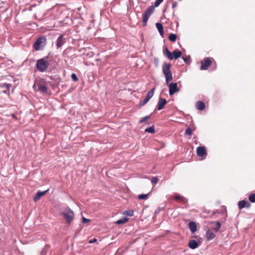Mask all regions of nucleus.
Segmentation results:
<instances>
[{"label":"nucleus","instance_id":"10","mask_svg":"<svg viewBox=\"0 0 255 255\" xmlns=\"http://www.w3.org/2000/svg\"><path fill=\"white\" fill-rule=\"evenodd\" d=\"M166 104H167V101H166V100L165 99H163L162 98H159L158 103H157V110H162V109L164 108L165 105Z\"/></svg>","mask_w":255,"mask_h":255},{"label":"nucleus","instance_id":"21","mask_svg":"<svg viewBox=\"0 0 255 255\" xmlns=\"http://www.w3.org/2000/svg\"><path fill=\"white\" fill-rule=\"evenodd\" d=\"M163 53L164 55H166L167 57L170 59L172 60L173 59V57H172L171 55V52L168 50L167 47H165L163 49Z\"/></svg>","mask_w":255,"mask_h":255},{"label":"nucleus","instance_id":"39","mask_svg":"<svg viewBox=\"0 0 255 255\" xmlns=\"http://www.w3.org/2000/svg\"><path fill=\"white\" fill-rule=\"evenodd\" d=\"M158 182V178L157 177H154L151 180V182L154 184H156Z\"/></svg>","mask_w":255,"mask_h":255},{"label":"nucleus","instance_id":"41","mask_svg":"<svg viewBox=\"0 0 255 255\" xmlns=\"http://www.w3.org/2000/svg\"><path fill=\"white\" fill-rule=\"evenodd\" d=\"M11 86V85L9 84H4L3 87L6 88L8 90H9V88Z\"/></svg>","mask_w":255,"mask_h":255},{"label":"nucleus","instance_id":"19","mask_svg":"<svg viewBox=\"0 0 255 255\" xmlns=\"http://www.w3.org/2000/svg\"><path fill=\"white\" fill-rule=\"evenodd\" d=\"M38 89L43 94L48 93V88L46 85L44 86L39 85V88Z\"/></svg>","mask_w":255,"mask_h":255},{"label":"nucleus","instance_id":"3","mask_svg":"<svg viewBox=\"0 0 255 255\" xmlns=\"http://www.w3.org/2000/svg\"><path fill=\"white\" fill-rule=\"evenodd\" d=\"M170 65H164L162 67V71L165 77L166 83H168L173 79L170 68Z\"/></svg>","mask_w":255,"mask_h":255},{"label":"nucleus","instance_id":"25","mask_svg":"<svg viewBox=\"0 0 255 255\" xmlns=\"http://www.w3.org/2000/svg\"><path fill=\"white\" fill-rule=\"evenodd\" d=\"M36 84L37 85L38 88H39V85H41V86L46 85V81L44 79H40L38 80V81H37Z\"/></svg>","mask_w":255,"mask_h":255},{"label":"nucleus","instance_id":"2","mask_svg":"<svg viewBox=\"0 0 255 255\" xmlns=\"http://www.w3.org/2000/svg\"><path fill=\"white\" fill-rule=\"evenodd\" d=\"M46 37L45 36H41L39 37L34 43L33 47L36 51L42 49L46 44Z\"/></svg>","mask_w":255,"mask_h":255},{"label":"nucleus","instance_id":"14","mask_svg":"<svg viewBox=\"0 0 255 255\" xmlns=\"http://www.w3.org/2000/svg\"><path fill=\"white\" fill-rule=\"evenodd\" d=\"M189 228L192 233H195L197 231V225L196 223L193 221L189 223Z\"/></svg>","mask_w":255,"mask_h":255},{"label":"nucleus","instance_id":"36","mask_svg":"<svg viewBox=\"0 0 255 255\" xmlns=\"http://www.w3.org/2000/svg\"><path fill=\"white\" fill-rule=\"evenodd\" d=\"M71 78L75 82H77L78 80V79L75 73L72 74V75H71Z\"/></svg>","mask_w":255,"mask_h":255},{"label":"nucleus","instance_id":"34","mask_svg":"<svg viewBox=\"0 0 255 255\" xmlns=\"http://www.w3.org/2000/svg\"><path fill=\"white\" fill-rule=\"evenodd\" d=\"M149 100L148 99L145 98L142 101L140 102V106L141 107L145 105L149 101Z\"/></svg>","mask_w":255,"mask_h":255},{"label":"nucleus","instance_id":"33","mask_svg":"<svg viewBox=\"0 0 255 255\" xmlns=\"http://www.w3.org/2000/svg\"><path fill=\"white\" fill-rule=\"evenodd\" d=\"M215 227H214V230H215L216 231H218L221 228V224L219 222H215Z\"/></svg>","mask_w":255,"mask_h":255},{"label":"nucleus","instance_id":"1","mask_svg":"<svg viewBox=\"0 0 255 255\" xmlns=\"http://www.w3.org/2000/svg\"><path fill=\"white\" fill-rule=\"evenodd\" d=\"M60 60L57 55L49 53L47 56L38 59L36 64H58Z\"/></svg>","mask_w":255,"mask_h":255},{"label":"nucleus","instance_id":"32","mask_svg":"<svg viewBox=\"0 0 255 255\" xmlns=\"http://www.w3.org/2000/svg\"><path fill=\"white\" fill-rule=\"evenodd\" d=\"M249 199L252 203L255 202V193L252 194L250 195Z\"/></svg>","mask_w":255,"mask_h":255},{"label":"nucleus","instance_id":"31","mask_svg":"<svg viewBox=\"0 0 255 255\" xmlns=\"http://www.w3.org/2000/svg\"><path fill=\"white\" fill-rule=\"evenodd\" d=\"M150 118V116L149 115V116H145L142 118H141L140 121H139V123H140V124H142L145 122H146L147 120H148V119H149Z\"/></svg>","mask_w":255,"mask_h":255},{"label":"nucleus","instance_id":"8","mask_svg":"<svg viewBox=\"0 0 255 255\" xmlns=\"http://www.w3.org/2000/svg\"><path fill=\"white\" fill-rule=\"evenodd\" d=\"M172 198L177 202L180 203L182 204H185L188 202L187 198L178 194H175L172 196Z\"/></svg>","mask_w":255,"mask_h":255},{"label":"nucleus","instance_id":"15","mask_svg":"<svg viewBox=\"0 0 255 255\" xmlns=\"http://www.w3.org/2000/svg\"><path fill=\"white\" fill-rule=\"evenodd\" d=\"M206 237L207 240L209 241L214 239L215 237V235L211 230H208L206 232Z\"/></svg>","mask_w":255,"mask_h":255},{"label":"nucleus","instance_id":"42","mask_svg":"<svg viewBox=\"0 0 255 255\" xmlns=\"http://www.w3.org/2000/svg\"><path fill=\"white\" fill-rule=\"evenodd\" d=\"M125 214L126 215H128V216H132L133 214V212L132 211H131L130 212H125Z\"/></svg>","mask_w":255,"mask_h":255},{"label":"nucleus","instance_id":"9","mask_svg":"<svg viewBox=\"0 0 255 255\" xmlns=\"http://www.w3.org/2000/svg\"><path fill=\"white\" fill-rule=\"evenodd\" d=\"M66 42L65 39L63 35H60L56 40V47L57 48L61 47Z\"/></svg>","mask_w":255,"mask_h":255},{"label":"nucleus","instance_id":"17","mask_svg":"<svg viewBox=\"0 0 255 255\" xmlns=\"http://www.w3.org/2000/svg\"><path fill=\"white\" fill-rule=\"evenodd\" d=\"M196 108L199 110H203L205 108V104L202 101H198L196 104Z\"/></svg>","mask_w":255,"mask_h":255},{"label":"nucleus","instance_id":"37","mask_svg":"<svg viewBox=\"0 0 255 255\" xmlns=\"http://www.w3.org/2000/svg\"><path fill=\"white\" fill-rule=\"evenodd\" d=\"M210 65H201L200 67L201 70H207L208 69Z\"/></svg>","mask_w":255,"mask_h":255},{"label":"nucleus","instance_id":"22","mask_svg":"<svg viewBox=\"0 0 255 255\" xmlns=\"http://www.w3.org/2000/svg\"><path fill=\"white\" fill-rule=\"evenodd\" d=\"M37 69L41 72L45 71L47 69V65H36Z\"/></svg>","mask_w":255,"mask_h":255},{"label":"nucleus","instance_id":"45","mask_svg":"<svg viewBox=\"0 0 255 255\" xmlns=\"http://www.w3.org/2000/svg\"><path fill=\"white\" fill-rule=\"evenodd\" d=\"M11 116H12L14 119H16V117H15V115H14L13 114H11Z\"/></svg>","mask_w":255,"mask_h":255},{"label":"nucleus","instance_id":"4","mask_svg":"<svg viewBox=\"0 0 255 255\" xmlns=\"http://www.w3.org/2000/svg\"><path fill=\"white\" fill-rule=\"evenodd\" d=\"M61 214L66 220L67 223L69 224L73 221L74 218V213L69 208L65 209Z\"/></svg>","mask_w":255,"mask_h":255},{"label":"nucleus","instance_id":"27","mask_svg":"<svg viewBox=\"0 0 255 255\" xmlns=\"http://www.w3.org/2000/svg\"><path fill=\"white\" fill-rule=\"evenodd\" d=\"M168 38L170 41L174 42L176 40L177 38V36L175 34L171 33L170 34Z\"/></svg>","mask_w":255,"mask_h":255},{"label":"nucleus","instance_id":"38","mask_svg":"<svg viewBox=\"0 0 255 255\" xmlns=\"http://www.w3.org/2000/svg\"><path fill=\"white\" fill-rule=\"evenodd\" d=\"M163 1V0H156L154 2V6H158Z\"/></svg>","mask_w":255,"mask_h":255},{"label":"nucleus","instance_id":"18","mask_svg":"<svg viewBox=\"0 0 255 255\" xmlns=\"http://www.w3.org/2000/svg\"><path fill=\"white\" fill-rule=\"evenodd\" d=\"M171 55L172 57H173V58L177 59L181 57L182 53L180 51L174 50L172 53H171Z\"/></svg>","mask_w":255,"mask_h":255},{"label":"nucleus","instance_id":"12","mask_svg":"<svg viewBox=\"0 0 255 255\" xmlns=\"http://www.w3.org/2000/svg\"><path fill=\"white\" fill-rule=\"evenodd\" d=\"M251 204L248 201L242 200L238 202V207L240 209H242L245 207L249 208Z\"/></svg>","mask_w":255,"mask_h":255},{"label":"nucleus","instance_id":"13","mask_svg":"<svg viewBox=\"0 0 255 255\" xmlns=\"http://www.w3.org/2000/svg\"><path fill=\"white\" fill-rule=\"evenodd\" d=\"M199 246V245L197 241L194 240H190L188 243V246L191 249H195L198 248Z\"/></svg>","mask_w":255,"mask_h":255},{"label":"nucleus","instance_id":"30","mask_svg":"<svg viewBox=\"0 0 255 255\" xmlns=\"http://www.w3.org/2000/svg\"><path fill=\"white\" fill-rule=\"evenodd\" d=\"M184 62L186 64H188L191 62V57L190 56H186V57H182Z\"/></svg>","mask_w":255,"mask_h":255},{"label":"nucleus","instance_id":"40","mask_svg":"<svg viewBox=\"0 0 255 255\" xmlns=\"http://www.w3.org/2000/svg\"><path fill=\"white\" fill-rule=\"evenodd\" d=\"M90 221V220L85 218V217L82 218V222L83 223H87L88 222H89Z\"/></svg>","mask_w":255,"mask_h":255},{"label":"nucleus","instance_id":"23","mask_svg":"<svg viewBox=\"0 0 255 255\" xmlns=\"http://www.w3.org/2000/svg\"><path fill=\"white\" fill-rule=\"evenodd\" d=\"M155 89V88H153L150 91H149L146 94V98H147V99L150 100L154 95Z\"/></svg>","mask_w":255,"mask_h":255},{"label":"nucleus","instance_id":"5","mask_svg":"<svg viewBox=\"0 0 255 255\" xmlns=\"http://www.w3.org/2000/svg\"><path fill=\"white\" fill-rule=\"evenodd\" d=\"M154 10V7L153 5L149 6L145 11L142 15L143 25H146L149 16L152 14Z\"/></svg>","mask_w":255,"mask_h":255},{"label":"nucleus","instance_id":"7","mask_svg":"<svg viewBox=\"0 0 255 255\" xmlns=\"http://www.w3.org/2000/svg\"><path fill=\"white\" fill-rule=\"evenodd\" d=\"M179 91V89L177 87V84L176 83L172 82L169 85V93L170 96L173 95L176 92Z\"/></svg>","mask_w":255,"mask_h":255},{"label":"nucleus","instance_id":"28","mask_svg":"<svg viewBox=\"0 0 255 255\" xmlns=\"http://www.w3.org/2000/svg\"><path fill=\"white\" fill-rule=\"evenodd\" d=\"M149 194H139L138 195V199L139 200H146L147 199Z\"/></svg>","mask_w":255,"mask_h":255},{"label":"nucleus","instance_id":"20","mask_svg":"<svg viewBox=\"0 0 255 255\" xmlns=\"http://www.w3.org/2000/svg\"><path fill=\"white\" fill-rule=\"evenodd\" d=\"M214 60L213 58L206 57L201 62V64H212L214 62Z\"/></svg>","mask_w":255,"mask_h":255},{"label":"nucleus","instance_id":"16","mask_svg":"<svg viewBox=\"0 0 255 255\" xmlns=\"http://www.w3.org/2000/svg\"><path fill=\"white\" fill-rule=\"evenodd\" d=\"M156 28H157L158 31H159V32L160 33V35L163 37V34H164V32H163V27L162 24L160 23L157 22L156 23Z\"/></svg>","mask_w":255,"mask_h":255},{"label":"nucleus","instance_id":"26","mask_svg":"<svg viewBox=\"0 0 255 255\" xmlns=\"http://www.w3.org/2000/svg\"><path fill=\"white\" fill-rule=\"evenodd\" d=\"M195 128H194L192 129L190 128H187L185 130V135H188V136L191 135L193 131L195 130Z\"/></svg>","mask_w":255,"mask_h":255},{"label":"nucleus","instance_id":"6","mask_svg":"<svg viewBox=\"0 0 255 255\" xmlns=\"http://www.w3.org/2000/svg\"><path fill=\"white\" fill-rule=\"evenodd\" d=\"M196 153L197 156L201 157L202 159H205L207 154L206 148L202 146H199L197 148Z\"/></svg>","mask_w":255,"mask_h":255},{"label":"nucleus","instance_id":"11","mask_svg":"<svg viewBox=\"0 0 255 255\" xmlns=\"http://www.w3.org/2000/svg\"><path fill=\"white\" fill-rule=\"evenodd\" d=\"M48 190L49 189H47L43 191H38L33 198V200L34 201V202H37V201H38L42 196L45 195L47 193Z\"/></svg>","mask_w":255,"mask_h":255},{"label":"nucleus","instance_id":"35","mask_svg":"<svg viewBox=\"0 0 255 255\" xmlns=\"http://www.w3.org/2000/svg\"><path fill=\"white\" fill-rule=\"evenodd\" d=\"M25 62L27 63H34L35 62V60L32 58H27Z\"/></svg>","mask_w":255,"mask_h":255},{"label":"nucleus","instance_id":"44","mask_svg":"<svg viewBox=\"0 0 255 255\" xmlns=\"http://www.w3.org/2000/svg\"><path fill=\"white\" fill-rule=\"evenodd\" d=\"M97 241V240L96 239H94L93 240H91L89 243H94L95 242H96Z\"/></svg>","mask_w":255,"mask_h":255},{"label":"nucleus","instance_id":"43","mask_svg":"<svg viewBox=\"0 0 255 255\" xmlns=\"http://www.w3.org/2000/svg\"><path fill=\"white\" fill-rule=\"evenodd\" d=\"M177 2L174 1V2H173V3H172V8H175V7L177 6Z\"/></svg>","mask_w":255,"mask_h":255},{"label":"nucleus","instance_id":"24","mask_svg":"<svg viewBox=\"0 0 255 255\" xmlns=\"http://www.w3.org/2000/svg\"><path fill=\"white\" fill-rule=\"evenodd\" d=\"M128 221V219L127 217H124L122 219L118 220L116 222V224L118 225L123 224L127 223Z\"/></svg>","mask_w":255,"mask_h":255},{"label":"nucleus","instance_id":"29","mask_svg":"<svg viewBox=\"0 0 255 255\" xmlns=\"http://www.w3.org/2000/svg\"><path fill=\"white\" fill-rule=\"evenodd\" d=\"M145 132L153 133L155 132L154 127L153 126H151L149 128H148L145 129Z\"/></svg>","mask_w":255,"mask_h":255}]
</instances>
